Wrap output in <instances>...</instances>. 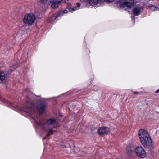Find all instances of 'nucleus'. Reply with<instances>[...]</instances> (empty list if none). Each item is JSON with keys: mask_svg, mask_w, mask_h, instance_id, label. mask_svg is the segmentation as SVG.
I'll use <instances>...</instances> for the list:
<instances>
[{"mask_svg": "<svg viewBox=\"0 0 159 159\" xmlns=\"http://www.w3.org/2000/svg\"><path fill=\"white\" fill-rule=\"evenodd\" d=\"M48 0H40V1L42 3H45L47 2Z\"/></svg>", "mask_w": 159, "mask_h": 159, "instance_id": "nucleus-19", "label": "nucleus"}, {"mask_svg": "<svg viewBox=\"0 0 159 159\" xmlns=\"http://www.w3.org/2000/svg\"><path fill=\"white\" fill-rule=\"evenodd\" d=\"M105 2H112L114 0H104Z\"/></svg>", "mask_w": 159, "mask_h": 159, "instance_id": "nucleus-18", "label": "nucleus"}, {"mask_svg": "<svg viewBox=\"0 0 159 159\" xmlns=\"http://www.w3.org/2000/svg\"><path fill=\"white\" fill-rule=\"evenodd\" d=\"M69 0H53L50 2L51 7L52 8H55L58 7L61 3H67Z\"/></svg>", "mask_w": 159, "mask_h": 159, "instance_id": "nucleus-7", "label": "nucleus"}, {"mask_svg": "<svg viewBox=\"0 0 159 159\" xmlns=\"http://www.w3.org/2000/svg\"><path fill=\"white\" fill-rule=\"evenodd\" d=\"M5 78V73L3 71H0V83H1Z\"/></svg>", "mask_w": 159, "mask_h": 159, "instance_id": "nucleus-15", "label": "nucleus"}, {"mask_svg": "<svg viewBox=\"0 0 159 159\" xmlns=\"http://www.w3.org/2000/svg\"><path fill=\"white\" fill-rule=\"evenodd\" d=\"M47 105V103L44 101L38 102L36 104L31 102L28 103V105L24 108L23 111L27 113L28 115L30 116V112H34L37 109L39 113L42 114L44 111Z\"/></svg>", "mask_w": 159, "mask_h": 159, "instance_id": "nucleus-1", "label": "nucleus"}, {"mask_svg": "<svg viewBox=\"0 0 159 159\" xmlns=\"http://www.w3.org/2000/svg\"><path fill=\"white\" fill-rule=\"evenodd\" d=\"M36 17L32 13L26 14L24 16L23 21L25 24L29 25H32L35 21Z\"/></svg>", "mask_w": 159, "mask_h": 159, "instance_id": "nucleus-2", "label": "nucleus"}, {"mask_svg": "<svg viewBox=\"0 0 159 159\" xmlns=\"http://www.w3.org/2000/svg\"><path fill=\"white\" fill-rule=\"evenodd\" d=\"M56 120L55 119L49 118L47 121L45 119L41 120H39V124L42 126V128L45 130H46V127L48 125H55Z\"/></svg>", "mask_w": 159, "mask_h": 159, "instance_id": "nucleus-3", "label": "nucleus"}, {"mask_svg": "<svg viewBox=\"0 0 159 159\" xmlns=\"http://www.w3.org/2000/svg\"><path fill=\"white\" fill-rule=\"evenodd\" d=\"M120 6L121 8H124L126 7L130 8L134 3V0H119Z\"/></svg>", "mask_w": 159, "mask_h": 159, "instance_id": "nucleus-4", "label": "nucleus"}, {"mask_svg": "<svg viewBox=\"0 0 159 159\" xmlns=\"http://www.w3.org/2000/svg\"><path fill=\"white\" fill-rule=\"evenodd\" d=\"M138 136L140 140H142V139H144L150 136L148 132L143 129L140 130L138 132Z\"/></svg>", "mask_w": 159, "mask_h": 159, "instance_id": "nucleus-9", "label": "nucleus"}, {"mask_svg": "<svg viewBox=\"0 0 159 159\" xmlns=\"http://www.w3.org/2000/svg\"><path fill=\"white\" fill-rule=\"evenodd\" d=\"M68 12V11H67L65 9L63 11H59L57 16H56L55 18V20H57V18L58 17H59L62 15L64 14H66Z\"/></svg>", "mask_w": 159, "mask_h": 159, "instance_id": "nucleus-14", "label": "nucleus"}, {"mask_svg": "<svg viewBox=\"0 0 159 159\" xmlns=\"http://www.w3.org/2000/svg\"><path fill=\"white\" fill-rule=\"evenodd\" d=\"M46 138V137H43V139H45Z\"/></svg>", "mask_w": 159, "mask_h": 159, "instance_id": "nucleus-23", "label": "nucleus"}, {"mask_svg": "<svg viewBox=\"0 0 159 159\" xmlns=\"http://www.w3.org/2000/svg\"><path fill=\"white\" fill-rule=\"evenodd\" d=\"M132 21H135V17H134V19L132 20Z\"/></svg>", "mask_w": 159, "mask_h": 159, "instance_id": "nucleus-22", "label": "nucleus"}, {"mask_svg": "<svg viewBox=\"0 0 159 159\" xmlns=\"http://www.w3.org/2000/svg\"><path fill=\"white\" fill-rule=\"evenodd\" d=\"M155 93H159V89L157 90L156 92H155Z\"/></svg>", "mask_w": 159, "mask_h": 159, "instance_id": "nucleus-21", "label": "nucleus"}, {"mask_svg": "<svg viewBox=\"0 0 159 159\" xmlns=\"http://www.w3.org/2000/svg\"><path fill=\"white\" fill-rule=\"evenodd\" d=\"M134 148L130 146H128L126 148V152L130 155L132 156L134 153Z\"/></svg>", "mask_w": 159, "mask_h": 159, "instance_id": "nucleus-13", "label": "nucleus"}, {"mask_svg": "<svg viewBox=\"0 0 159 159\" xmlns=\"http://www.w3.org/2000/svg\"><path fill=\"white\" fill-rule=\"evenodd\" d=\"M54 132V131H53L51 129H49L48 130V132L47 136H48L52 135L53 134Z\"/></svg>", "mask_w": 159, "mask_h": 159, "instance_id": "nucleus-17", "label": "nucleus"}, {"mask_svg": "<svg viewBox=\"0 0 159 159\" xmlns=\"http://www.w3.org/2000/svg\"><path fill=\"white\" fill-rule=\"evenodd\" d=\"M134 94L135 95L139 93L136 92H134Z\"/></svg>", "mask_w": 159, "mask_h": 159, "instance_id": "nucleus-20", "label": "nucleus"}, {"mask_svg": "<svg viewBox=\"0 0 159 159\" xmlns=\"http://www.w3.org/2000/svg\"><path fill=\"white\" fill-rule=\"evenodd\" d=\"M135 152L136 155L141 158H143L146 156V152L142 146H137L135 149Z\"/></svg>", "mask_w": 159, "mask_h": 159, "instance_id": "nucleus-5", "label": "nucleus"}, {"mask_svg": "<svg viewBox=\"0 0 159 159\" xmlns=\"http://www.w3.org/2000/svg\"><path fill=\"white\" fill-rule=\"evenodd\" d=\"M143 10L142 7L140 5H138L133 10V12L134 15L136 16L139 15Z\"/></svg>", "mask_w": 159, "mask_h": 159, "instance_id": "nucleus-10", "label": "nucleus"}, {"mask_svg": "<svg viewBox=\"0 0 159 159\" xmlns=\"http://www.w3.org/2000/svg\"><path fill=\"white\" fill-rule=\"evenodd\" d=\"M102 1V0H89V3L90 5L94 6L101 3Z\"/></svg>", "mask_w": 159, "mask_h": 159, "instance_id": "nucleus-12", "label": "nucleus"}, {"mask_svg": "<svg viewBox=\"0 0 159 159\" xmlns=\"http://www.w3.org/2000/svg\"><path fill=\"white\" fill-rule=\"evenodd\" d=\"M140 141L142 145L145 148H149L152 146V142L150 136L147 137H146L144 139H142V140H140Z\"/></svg>", "mask_w": 159, "mask_h": 159, "instance_id": "nucleus-6", "label": "nucleus"}, {"mask_svg": "<svg viewBox=\"0 0 159 159\" xmlns=\"http://www.w3.org/2000/svg\"><path fill=\"white\" fill-rule=\"evenodd\" d=\"M80 4L79 3H77L76 4V6H75V7L72 8L71 9H70V7L71 6V4H68L67 8L68 9H69L70 11H71V12H72L71 11H75L76 10H78L79 9L80 7Z\"/></svg>", "mask_w": 159, "mask_h": 159, "instance_id": "nucleus-11", "label": "nucleus"}, {"mask_svg": "<svg viewBox=\"0 0 159 159\" xmlns=\"http://www.w3.org/2000/svg\"><path fill=\"white\" fill-rule=\"evenodd\" d=\"M148 7L149 8L153 11H157L158 10H159V8L156 7L155 6L151 4H149L148 5Z\"/></svg>", "mask_w": 159, "mask_h": 159, "instance_id": "nucleus-16", "label": "nucleus"}, {"mask_svg": "<svg viewBox=\"0 0 159 159\" xmlns=\"http://www.w3.org/2000/svg\"><path fill=\"white\" fill-rule=\"evenodd\" d=\"M109 131L110 129L108 127H102L98 129L97 133L100 136H102L107 134Z\"/></svg>", "mask_w": 159, "mask_h": 159, "instance_id": "nucleus-8", "label": "nucleus"}]
</instances>
